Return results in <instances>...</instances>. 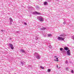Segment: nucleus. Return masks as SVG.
I'll return each mask as SVG.
<instances>
[{
  "label": "nucleus",
  "mask_w": 74,
  "mask_h": 74,
  "mask_svg": "<svg viewBox=\"0 0 74 74\" xmlns=\"http://www.w3.org/2000/svg\"><path fill=\"white\" fill-rule=\"evenodd\" d=\"M60 37H58V40H61V41H63L64 40V38L62 37H66V35L64 34H62L60 35Z\"/></svg>",
  "instance_id": "1"
},
{
  "label": "nucleus",
  "mask_w": 74,
  "mask_h": 74,
  "mask_svg": "<svg viewBox=\"0 0 74 74\" xmlns=\"http://www.w3.org/2000/svg\"><path fill=\"white\" fill-rule=\"evenodd\" d=\"M34 56L37 59H40V56L39 55V54H38V53H34Z\"/></svg>",
  "instance_id": "2"
},
{
  "label": "nucleus",
  "mask_w": 74,
  "mask_h": 74,
  "mask_svg": "<svg viewBox=\"0 0 74 74\" xmlns=\"http://www.w3.org/2000/svg\"><path fill=\"white\" fill-rule=\"evenodd\" d=\"M37 19L39 20L40 22H43V21H44V19H43V18H42V16H38Z\"/></svg>",
  "instance_id": "3"
},
{
  "label": "nucleus",
  "mask_w": 74,
  "mask_h": 74,
  "mask_svg": "<svg viewBox=\"0 0 74 74\" xmlns=\"http://www.w3.org/2000/svg\"><path fill=\"white\" fill-rule=\"evenodd\" d=\"M8 46L9 47L11 48L12 49H14V47H13V45L11 43H10L9 44Z\"/></svg>",
  "instance_id": "4"
},
{
  "label": "nucleus",
  "mask_w": 74,
  "mask_h": 74,
  "mask_svg": "<svg viewBox=\"0 0 74 74\" xmlns=\"http://www.w3.org/2000/svg\"><path fill=\"white\" fill-rule=\"evenodd\" d=\"M67 55L69 56H70L71 55V54H70V50H69L67 51Z\"/></svg>",
  "instance_id": "5"
},
{
  "label": "nucleus",
  "mask_w": 74,
  "mask_h": 74,
  "mask_svg": "<svg viewBox=\"0 0 74 74\" xmlns=\"http://www.w3.org/2000/svg\"><path fill=\"white\" fill-rule=\"evenodd\" d=\"M33 14H37L38 15H40V12L36 11L33 12Z\"/></svg>",
  "instance_id": "6"
},
{
  "label": "nucleus",
  "mask_w": 74,
  "mask_h": 74,
  "mask_svg": "<svg viewBox=\"0 0 74 74\" xmlns=\"http://www.w3.org/2000/svg\"><path fill=\"white\" fill-rule=\"evenodd\" d=\"M20 52H22L23 53H25V52H26L23 49H20Z\"/></svg>",
  "instance_id": "7"
},
{
  "label": "nucleus",
  "mask_w": 74,
  "mask_h": 74,
  "mask_svg": "<svg viewBox=\"0 0 74 74\" xmlns=\"http://www.w3.org/2000/svg\"><path fill=\"white\" fill-rule=\"evenodd\" d=\"M32 66L31 65H28L27 67L28 69H32Z\"/></svg>",
  "instance_id": "8"
},
{
  "label": "nucleus",
  "mask_w": 74,
  "mask_h": 74,
  "mask_svg": "<svg viewBox=\"0 0 74 74\" xmlns=\"http://www.w3.org/2000/svg\"><path fill=\"white\" fill-rule=\"evenodd\" d=\"M64 50H65L66 51H67L69 50V48L67 47H64Z\"/></svg>",
  "instance_id": "9"
},
{
  "label": "nucleus",
  "mask_w": 74,
  "mask_h": 74,
  "mask_svg": "<svg viewBox=\"0 0 74 74\" xmlns=\"http://www.w3.org/2000/svg\"><path fill=\"white\" fill-rule=\"evenodd\" d=\"M47 4H48V2H44V5H47Z\"/></svg>",
  "instance_id": "10"
},
{
  "label": "nucleus",
  "mask_w": 74,
  "mask_h": 74,
  "mask_svg": "<svg viewBox=\"0 0 74 74\" xmlns=\"http://www.w3.org/2000/svg\"><path fill=\"white\" fill-rule=\"evenodd\" d=\"M9 20L10 21V22H13V20H12V19L11 18H9Z\"/></svg>",
  "instance_id": "11"
},
{
  "label": "nucleus",
  "mask_w": 74,
  "mask_h": 74,
  "mask_svg": "<svg viewBox=\"0 0 74 74\" xmlns=\"http://www.w3.org/2000/svg\"><path fill=\"white\" fill-rule=\"evenodd\" d=\"M21 64H22V65H24L25 64V62H21Z\"/></svg>",
  "instance_id": "12"
},
{
  "label": "nucleus",
  "mask_w": 74,
  "mask_h": 74,
  "mask_svg": "<svg viewBox=\"0 0 74 74\" xmlns=\"http://www.w3.org/2000/svg\"><path fill=\"white\" fill-rule=\"evenodd\" d=\"M45 29H46V28L44 27L41 28V30H45Z\"/></svg>",
  "instance_id": "13"
},
{
  "label": "nucleus",
  "mask_w": 74,
  "mask_h": 74,
  "mask_svg": "<svg viewBox=\"0 0 74 74\" xmlns=\"http://www.w3.org/2000/svg\"><path fill=\"white\" fill-rule=\"evenodd\" d=\"M48 37H51V36H52V35L51 34H48Z\"/></svg>",
  "instance_id": "14"
},
{
  "label": "nucleus",
  "mask_w": 74,
  "mask_h": 74,
  "mask_svg": "<svg viewBox=\"0 0 74 74\" xmlns=\"http://www.w3.org/2000/svg\"><path fill=\"white\" fill-rule=\"evenodd\" d=\"M47 71H48V72H51V69H48L47 70Z\"/></svg>",
  "instance_id": "15"
},
{
  "label": "nucleus",
  "mask_w": 74,
  "mask_h": 74,
  "mask_svg": "<svg viewBox=\"0 0 74 74\" xmlns=\"http://www.w3.org/2000/svg\"><path fill=\"white\" fill-rule=\"evenodd\" d=\"M56 59H57V60H55V61H58V58H57Z\"/></svg>",
  "instance_id": "16"
},
{
  "label": "nucleus",
  "mask_w": 74,
  "mask_h": 74,
  "mask_svg": "<svg viewBox=\"0 0 74 74\" xmlns=\"http://www.w3.org/2000/svg\"><path fill=\"white\" fill-rule=\"evenodd\" d=\"M40 67L41 68V69H44V67H42V66H40Z\"/></svg>",
  "instance_id": "17"
},
{
  "label": "nucleus",
  "mask_w": 74,
  "mask_h": 74,
  "mask_svg": "<svg viewBox=\"0 0 74 74\" xmlns=\"http://www.w3.org/2000/svg\"><path fill=\"white\" fill-rule=\"evenodd\" d=\"M60 51H62L63 50V48H60Z\"/></svg>",
  "instance_id": "18"
},
{
  "label": "nucleus",
  "mask_w": 74,
  "mask_h": 74,
  "mask_svg": "<svg viewBox=\"0 0 74 74\" xmlns=\"http://www.w3.org/2000/svg\"><path fill=\"white\" fill-rule=\"evenodd\" d=\"M65 63L66 64H68V61H66V62H65Z\"/></svg>",
  "instance_id": "19"
},
{
  "label": "nucleus",
  "mask_w": 74,
  "mask_h": 74,
  "mask_svg": "<svg viewBox=\"0 0 74 74\" xmlns=\"http://www.w3.org/2000/svg\"><path fill=\"white\" fill-rule=\"evenodd\" d=\"M49 48H52V46H49Z\"/></svg>",
  "instance_id": "20"
},
{
  "label": "nucleus",
  "mask_w": 74,
  "mask_h": 74,
  "mask_svg": "<svg viewBox=\"0 0 74 74\" xmlns=\"http://www.w3.org/2000/svg\"><path fill=\"white\" fill-rule=\"evenodd\" d=\"M42 35H43V36H45V37L46 36L45 34H42Z\"/></svg>",
  "instance_id": "21"
},
{
  "label": "nucleus",
  "mask_w": 74,
  "mask_h": 74,
  "mask_svg": "<svg viewBox=\"0 0 74 74\" xmlns=\"http://www.w3.org/2000/svg\"><path fill=\"white\" fill-rule=\"evenodd\" d=\"M12 22H10V25H12Z\"/></svg>",
  "instance_id": "22"
},
{
  "label": "nucleus",
  "mask_w": 74,
  "mask_h": 74,
  "mask_svg": "<svg viewBox=\"0 0 74 74\" xmlns=\"http://www.w3.org/2000/svg\"><path fill=\"white\" fill-rule=\"evenodd\" d=\"M63 24H64V25H65V24H66V22H64L63 23Z\"/></svg>",
  "instance_id": "23"
},
{
  "label": "nucleus",
  "mask_w": 74,
  "mask_h": 74,
  "mask_svg": "<svg viewBox=\"0 0 74 74\" xmlns=\"http://www.w3.org/2000/svg\"><path fill=\"white\" fill-rule=\"evenodd\" d=\"M25 25H27V24L26 23H24Z\"/></svg>",
  "instance_id": "24"
},
{
  "label": "nucleus",
  "mask_w": 74,
  "mask_h": 74,
  "mask_svg": "<svg viewBox=\"0 0 74 74\" xmlns=\"http://www.w3.org/2000/svg\"><path fill=\"white\" fill-rule=\"evenodd\" d=\"M38 38H36V40H38Z\"/></svg>",
  "instance_id": "25"
},
{
  "label": "nucleus",
  "mask_w": 74,
  "mask_h": 74,
  "mask_svg": "<svg viewBox=\"0 0 74 74\" xmlns=\"http://www.w3.org/2000/svg\"><path fill=\"white\" fill-rule=\"evenodd\" d=\"M71 72L72 73H73V70H72L71 71Z\"/></svg>",
  "instance_id": "26"
},
{
  "label": "nucleus",
  "mask_w": 74,
  "mask_h": 74,
  "mask_svg": "<svg viewBox=\"0 0 74 74\" xmlns=\"http://www.w3.org/2000/svg\"><path fill=\"white\" fill-rule=\"evenodd\" d=\"M1 31L2 32H4V30H1Z\"/></svg>",
  "instance_id": "27"
},
{
  "label": "nucleus",
  "mask_w": 74,
  "mask_h": 74,
  "mask_svg": "<svg viewBox=\"0 0 74 74\" xmlns=\"http://www.w3.org/2000/svg\"><path fill=\"white\" fill-rule=\"evenodd\" d=\"M56 66H57V67H58V65H56Z\"/></svg>",
  "instance_id": "28"
},
{
  "label": "nucleus",
  "mask_w": 74,
  "mask_h": 74,
  "mask_svg": "<svg viewBox=\"0 0 74 74\" xmlns=\"http://www.w3.org/2000/svg\"><path fill=\"white\" fill-rule=\"evenodd\" d=\"M16 33H19V31L16 32Z\"/></svg>",
  "instance_id": "29"
},
{
  "label": "nucleus",
  "mask_w": 74,
  "mask_h": 74,
  "mask_svg": "<svg viewBox=\"0 0 74 74\" xmlns=\"http://www.w3.org/2000/svg\"><path fill=\"white\" fill-rule=\"evenodd\" d=\"M57 56H54V58H57Z\"/></svg>",
  "instance_id": "30"
},
{
  "label": "nucleus",
  "mask_w": 74,
  "mask_h": 74,
  "mask_svg": "<svg viewBox=\"0 0 74 74\" xmlns=\"http://www.w3.org/2000/svg\"><path fill=\"white\" fill-rule=\"evenodd\" d=\"M67 69H68V68H66V70H67Z\"/></svg>",
  "instance_id": "31"
}]
</instances>
